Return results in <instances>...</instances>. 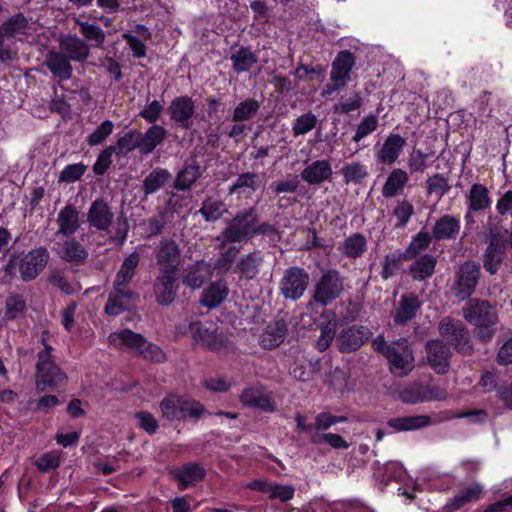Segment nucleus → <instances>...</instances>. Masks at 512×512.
<instances>
[{"label":"nucleus","mask_w":512,"mask_h":512,"mask_svg":"<svg viewBox=\"0 0 512 512\" xmlns=\"http://www.w3.org/2000/svg\"><path fill=\"white\" fill-rule=\"evenodd\" d=\"M44 349L37 353L36 388L40 392L55 390L68 382L67 374L52 359L53 348L45 338L41 339Z\"/></svg>","instance_id":"nucleus-1"},{"label":"nucleus","mask_w":512,"mask_h":512,"mask_svg":"<svg viewBox=\"0 0 512 512\" xmlns=\"http://www.w3.org/2000/svg\"><path fill=\"white\" fill-rule=\"evenodd\" d=\"M161 417L168 422H180L188 418L196 421L205 413V406L197 400L184 396L168 393L159 403Z\"/></svg>","instance_id":"nucleus-2"},{"label":"nucleus","mask_w":512,"mask_h":512,"mask_svg":"<svg viewBox=\"0 0 512 512\" xmlns=\"http://www.w3.org/2000/svg\"><path fill=\"white\" fill-rule=\"evenodd\" d=\"M258 214L259 212L255 206L237 211L221 233L222 243L220 247L226 244L252 240L255 225L258 222Z\"/></svg>","instance_id":"nucleus-3"},{"label":"nucleus","mask_w":512,"mask_h":512,"mask_svg":"<svg viewBox=\"0 0 512 512\" xmlns=\"http://www.w3.org/2000/svg\"><path fill=\"white\" fill-rule=\"evenodd\" d=\"M477 413V411L454 413L451 410H445L435 414L434 417L429 415L394 417L388 419L387 426L394 432L415 431L432 425L440 424L454 418H464Z\"/></svg>","instance_id":"nucleus-4"},{"label":"nucleus","mask_w":512,"mask_h":512,"mask_svg":"<svg viewBox=\"0 0 512 512\" xmlns=\"http://www.w3.org/2000/svg\"><path fill=\"white\" fill-rule=\"evenodd\" d=\"M481 278V264L475 260L464 261L455 272L451 293L458 300L470 298L476 291Z\"/></svg>","instance_id":"nucleus-5"},{"label":"nucleus","mask_w":512,"mask_h":512,"mask_svg":"<svg viewBox=\"0 0 512 512\" xmlns=\"http://www.w3.org/2000/svg\"><path fill=\"white\" fill-rule=\"evenodd\" d=\"M439 334L462 355H471L474 351L469 332L463 322L452 317H444L438 325Z\"/></svg>","instance_id":"nucleus-6"},{"label":"nucleus","mask_w":512,"mask_h":512,"mask_svg":"<svg viewBox=\"0 0 512 512\" xmlns=\"http://www.w3.org/2000/svg\"><path fill=\"white\" fill-rule=\"evenodd\" d=\"M118 338L124 346L137 351V354L147 361L159 364L167 361V355L163 349L148 341L140 333L125 328L118 334Z\"/></svg>","instance_id":"nucleus-7"},{"label":"nucleus","mask_w":512,"mask_h":512,"mask_svg":"<svg viewBox=\"0 0 512 512\" xmlns=\"http://www.w3.org/2000/svg\"><path fill=\"white\" fill-rule=\"evenodd\" d=\"M344 291V279L336 269H327L322 273L313 290V299L317 304L327 306L334 302Z\"/></svg>","instance_id":"nucleus-8"},{"label":"nucleus","mask_w":512,"mask_h":512,"mask_svg":"<svg viewBox=\"0 0 512 512\" xmlns=\"http://www.w3.org/2000/svg\"><path fill=\"white\" fill-rule=\"evenodd\" d=\"M139 295L131 286L113 282L104 306V313L109 317H118L125 312H131Z\"/></svg>","instance_id":"nucleus-9"},{"label":"nucleus","mask_w":512,"mask_h":512,"mask_svg":"<svg viewBox=\"0 0 512 512\" xmlns=\"http://www.w3.org/2000/svg\"><path fill=\"white\" fill-rule=\"evenodd\" d=\"M308 272L299 266L285 269L279 281V294L290 301H297L303 297L309 285Z\"/></svg>","instance_id":"nucleus-10"},{"label":"nucleus","mask_w":512,"mask_h":512,"mask_svg":"<svg viewBox=\"0 0 512 512\" xmlns=\"http://www.w3.org/2000/svg\"><path fill=\"white\" fill-rule=\"evenodd\" d=\"M153 296L160 306L171 305L178 294V273L158 270V274L152 282Z\"/></svg>","instance_id":"nucleus-11"},{"label":"nucleus","mask_w":512,"mask_h":512,"mask_svg":"<svg viewBox=\"0 0 512 512\" xmlns=\"http://www.w3.org/2000/svg\"><path fill=\"white\" fill-rule=\"evenodd\" d=\"M154 258L158 270L178 273L182 263V251L174 239L164 238L155 247Z\"/></svg>","instance_id":"nucleus-12"},{"label":"nucleus","mask_w":512,"mask_h":512,"mask_svg":"<svg viewBox=\"0 0 512 512\" xmlns=\"http://www.w3.org/2000/svg\"><path fill=\"white\" fill-rule=\"evenodd\" d=\"M50 259L45 247L30 250L19 259V274L24 282L35 280L44 270Z\"/></svg>","instance_id":"nucleus-13"},{"label":"nucleus","mask_w":512,"mask_h":512,"mask_svg":"<svg viewBox=\"0 0 512 512\" xmlns=\"http://www.w3.org/2000/svg\"><path fill=\"white\" fill-rule=\"evenodd\" d=\"M172 122L179 128L190 130L193 127V117L196 112L195 101L188 95L173 98L166 109Z\"/></svg>","instance_id":"nucleus-14"},{"label":"nucleus","mask_w":512,"mask_h":512,"mask_svg":"<svg viewBox=\"0 0 512 512\" xmlns=\"http://www.w3.org/2000/svg\"><path fill=\"white\" fill-rule=\"evenodd\" d=\"M463 316L474 326H495L497 313L487 300L470 299L463 307Z\"/></svg>","instance_id":"nucleus-15"},{"label":"nucleus","mask_w":512,"mask_h":512,"mask_svg":"<svg viewBox=\"0 0 512 512\" xmlns=\"http://www.w3.org/2000/svg\"><path fill=\"white\" fill-rule=\"evenodd\" d=\"M372 336L370 328L364 325H351L343 328L336 337V345L341 353L359 350Z\"/></svg>","instance_id":"nucleus-16"},{"label":"nucleus","mask_w":512,"mask_h":512,"mask_svg":"<svg viewBox=\"0 0 512 512\" xmlns=\"http://www.w3.org/2000/svg\"><path fill=\"white\" fill-rule=\"evenodd\" d=\"M170 477L176 481L180 491L196 486L206 477L205 468L198 462H187L170 471Z\"/></svg>","instance_id":"nucleus-17"},{"label":"nucleus","mask_w":512,"mask_h":512,"mask_svg":"<svg viewBox=\"0 0 512 512\" xmlns=\"http://www.w3.org/2000/svg\"><path fill=\"white\" fill-rule=\"evenodd\" d=\"M376 350L387 358L393 373L407 374L412 369L413 357L406 352L407 347L400 352L396 343L386 344L382 341L377 344Z\"/></svg>","instance_id":"nucleus-18"},{"label":"nucleus","mask_w":512,"mask_h":512,"mask_svg":"<svg viewBox=\"0 0 512 512\" xmlns=\"http://www.w3.org/2000/svg\"><path fill=\"white\" fill-rule=\"evenodd\" d=\"M429 366L437 374H445L450 365L451 352L448 345L441 339L429 340L425 345Z\"/></svg>","instance_id":"nucleus-19"},{"label":"nucleus","mask_w":512,"mask_h":512,"mask_svg":"<svg viewBox=\"0 0 512 512\" xmlns=\"http://www.w3.org/2000/svg\"><path fill=\"white\" fill-rule=\"evenodd\" d=\"M492 205V199L488 188L481 183H474L467 195V211L465 220L467 224L474 223L473 214L485 211Z\"/></svg>","instance_id":"nucleus-20"},{"label":"nucleus","mask_w":512,"mask_h":512,"mask_svg":"<svg viewBox=\"0 0 512 512\" xmlns=\"http://www.w3.org/2000/svg\"><path fill=\"white\" fill-rule=\"evenodd\" d=\"M288 335V323L285 319H277L268 323L258 338L259 346L264 350H274L284 343Z\"/></svg>","instance_id":"nucleus-21"},{"label":"nucleus","mask_w":512,"mask_h":512,"mask_svg":"<svg viewBox=\"0 0 512 512\" xmlns=\"http://www.w3.org/2000/svg\"><path fill=\"white\" fill-rule=\"evenodd\" d=\"M250 490L257 491L268 495L270 500H279L286 503L292 500L295 496V487L292 485H284L274 482H269L262 479H255L247 484Z\"/></svg>","instance_id":"nucleus-22"},{"label":"nucleus","mask_w":512,"mask_h":512,"mask_svg":"<svg viewBox=\"0 0 512 512\" xmlns=\"http://www.w3.org/2000/svg\"><path fill=\"white\" fill-rule=\"evenodd\" d=\"M114 220V213L103 198H97L92 203L87 213L89 225L99 231H107Z\"/></svg>","instance_id":"nucleus-23"},{"label":"nucleus","mask_w":512,"mask_h":512,"mask_svg":"<svg viewBox=\"0 0 512 512\" xmlns=\"http://www.w3.org/2000/svg\"><path fill=\"white\" fill-rule=\"evenodd\" d=\"M422 302L414 293H406L400 297L398 306L393 313V321L396 325L404 326L413 320L420 311Z\"/></svg>","instance_id":"nucleus-24"},{"label":"nucleus","mask_w":512,"mask_h":512,"mask_svg":"<svg viewBox=\"0 0 512 512\" xmlns=\"http://www.w3.org/2000/svg\"><path fill=\"white\" fill-rule=\"evenodd\" d=\"M356 65V56L350 50H340L331 64L330 80L346 81L351 80V72Z\"/></svg>","instance_id":"nucleus-25"},{"label":"nucleus","mask_w":512,"mask_h":512,"mask_svg":"<svg viewBox=\"0 0 512 512\" xmlns=\"http://www.w3.org/2000/svg\"><path fill=\"white\" fill-rule=\"evenodd\" d=\"M60 50L70 61L84 63L90 56V46L77 35L69 34L59 41Z\"/></svg>","instance_id":"nucleus-26"},{"label":"nucleus","mask_w":512,"mask_h":512,"mask_svg":"<svg viewBox=\"0 0 512 512\" xmlns=\"http://www.w3.org/2000/svg\"><path fill=\"white\" fill-rule=\"evenodd\" d=\"M461 229V221L459 218L444 214L434 223L431 234L435 242L452 241L457 238Z\"/></svg>","instance_id":"nucleus-27"},{"label":"nucleus","mask_w":512,"mask_h":512,"mask_svg":"<svg viewBox=\"0 0 512 512\" xmlns=\"http://www.w3.org/2000/svg\"><path fill=\"white\" fill-rule=\"evenodd\" d=\"M263 261L261 251L244 254L238 259L234 273L238 274L240 279L253 280L258 276Z\"/></svg>","instance_id":"nucleus-28"},{"label":"nucleus","mask_w":512,"mask_h":512,"mask_svg":"<svg viewBox=\"0 0 512 512\" xmlns=\"http://www.w3.org/2000/svg\"><path fill=\"white\" fill-rule=\"evenodd\" d=\"M406 140L399 134L391 133L385 139L381 149L376 153L377 162L392 165L400 156Z\"/></svg>","instance_id":"nucleus-29"},{"label":"nucleus","mask_w":512,"mask_h":512,"mask_svg":"<svg viewBox=\"0 0 512 512\" xmlns=\"http://www.w3.org/2000/svg\"><path fill=\"white\" fill-rule=\"evenodd\" d=\"M437 258L429 253H424L413 259L408 268V274L417 282L430 279L435 273Z\"/></svg>","instance_id":"nucleus-30"},{"label":"nucleus","mask_w":512,"mask_h":512,"mask_svg":"<svg viewBox=\"0 0 512 512\" xmlns=\"http://www.w3.org/2000/svg\"><path fill=\"white\" fill-rule=\"evenodd\" d=\"M210 267L204 260L188 265L182 276V284L191 289L201 288L210 278Z\"/></svg>","instance_id":"nucleus-31"},{"label":"nucleus","mask_w":512,"mask_h":512,"mask_svg":"<svg viewBox=\"0 0 512 512\" xmlns=\"http://www.w3.org/2000/svg\"><path fill=\"white\" fill-rule=\"evenodd\" d=\"M333 174L332 166L328 160H315L307 165L301 172V178L309 185H320L329 180Z\"/></svg>","instance_id":"nucleus-32"},{"label":"nucleus","mask_w":512,"mask_h":512,"mask_svg":"<svg viewBox=\"0 0 512 512\" xmlns=\"http://www.w3.org/2000/svg\"><path fill=\"white\" fill-rule=\"evenodd\" d=\"M45 65L52 75L60 80L67 81L72 77L71 61L62 51H49L46 55Z\"/></svg>","instance_id":"nucleus-33"},{"label":"nucleus","mask_w":512,"mask_h":512,"mask_svg":"<svg viewBox=\"0 0 512 512\" xmlns=\"http://www.w3.org/2000/svg\"><path fill=\"white\" fill-rule=\"evenodd\" d=\"M168 135L166 128L159 124H152L144 133L139 131V140L141 142V154H151L159 145H161Z\"/></svg>","instance_id":"nucleus-34"},{"label":"nucleus","mask_w":512,"mask_h":512,"mask_svg":"<svg viewBox=\"0 0 512 512\" xmlns=\"http://www.w3.org/2000/svg\"><path fill=\"white\" fill-rule=\"evenodd\" d=\"M482 493L483 488L480 484L470 486L450 498L444 505L443 510L444 512H456L468 503L480 499Z\"/></svg>","instance_id":"nucleus-35"},{"label":"nucleus","mask_w":512,"mask_h":512,"mask_svg":"<svg viewBox=\"0 0 512 512\" xmlns=\"http://www.w3.org/2000/svg\"><path fill=\"white\" fill-rule=\"evenodd\" d=\"M228 294L229 289L226 283L215 281L203 290L200 303L203 307L214 309L227 298Z\"/></svg>","instance_id":"nucleus-36"},{"label":"nucleus","mask_w":512,"mask_h":512,"mask_svg":"<svg viewBox=\"0 0 512 512\" xmlns=\"http://www.w3.org/2000/svg\"><path fill=\"white\" fill-rule=\"evenodd\" d=\"M261 179L255 172H243L237 176L233 184L228 188L230 195H246L257 191L260 188Z\"/></svg>","instance_id":"nucleus-37"},{"label":"nucleus","mask_w":512,"mask_h":512,"mask_svg":"<svg viewBox=\"0 0 512 512\" xmlns=\"http://www.w3.org/2000/svg\"><path fill=\"white\" fill-rule=\"evenodd\" d=\"M193 338L210 351H220L225 347V339L201 323H198L193 329Z\"/></svg>","instance_id":"nucleus-38"},{"label":"nucleus","mask_w":512,"mask_h":512,"mask_svg":"<svg viewBox=\"0 0 512 512\" xmlns=\"http://www.w3.org/2000/svg\"><path fill=\"white\" fill-rule=\"evenodd\" d=\"M202 176L200 165L196 161H192L177 173L173 187L177 191H188L193 184Z\"/></svg>","instance_id":"nucleus-39"},{"label":"nucleus","mask_w":512,"mask_h":512,"mask_svg":"<svg viewBox=\"0 0 512 512\" xmlns=\"http://www.w3.org/2000/svg\"><path fill=\"white\" fill-rule=\"evenodd\" d=\"M141 256L134 251L124 258L113 282L130 286L139 268Z\"/></svg>","instance_id":"nucleus-40"},{"label":"nucleus","mask_w":512,"mask_h":512,"mask_svg":"<svg viewBox=\"0 0 512 512\" xmlns=\"http://www.w3.org/2000/svg\"><path fill=\"white\" fill-rule=\"evenodd\" d=\"M367 249V239L361 233H353L349 235L339 247L341 254L349 259L360 258Z\"/></svg>","instance_id":"nucleus-41"},{"label":"nucleus","mask_w":512,"mask_h":512,"mask_svg":"<svg viewBox=\"0 0 512 512\" xmlns=\"http://www.w3.org/2000/svg\"><path fill=\"white\" fill-rule=\"evenodd\" d=\"M58 233L64 236L73 235L79 228V213L73 205H66L58 213Z\"/></svg>","instance_id":"nucleus-42"},{"label":"nucleus","mask_w":512,"mask_h":512,"mask_svg":"<svg viewBox=\"0 0 512 512\" xmlns=\"http://www.w3.org/2000/svg\"><path fill=\"white\" fill-rule=\"evenodd\" d=\"M409 180L406 171L395 168L388 175L386 182L382 187L383 197L389 199L397 196L404 189Z\"/></svg>","instance_id":"nucleus-43"},{"label":"nucleus","mask_w":512,"mask_h":512,"mask_svg":"<svg viewBox=\"0 0 512 512\" xmlns=\"http://www.w3.org/2000/svg\"><path fill=\"white\" fill-rule=\"evenodd\" d=\"M171 173L161 167L154 168L143 180L142 190L146 196L156 193L170 179Z\"/></svg>","instance_id":"nucleus-44"},{"label":"nucleus","mask_w":512,"mask_h":512,"mask_svg":"<svg viewBox=\"0 0 512 512\" xmlns=\"http://www.w3.org/2000/svg\"><path fill=\"white\" fill-rule=\"evenodd\" d=\"M114 148L115 155L118 157L127 156L135 149L141 152V142L139 140V131L137 129H130L119 137L116 144L110 145Z\"/></svg>","instance_id":"nucleus-45"},{"label":"nucleus","mask_w":512,"mask_h":512,"mask_svg":"<svg viewBox=\"0 0 512 512\" xmlns=\"http://www.w3.org/2000/svg\"><path fill=\"white\" fill-rule=\"evenodd\" d=\"M225 203L215 197H207L197 213L201 214L206 222L214 223L222 218L226 212Z\"/></svg>","instance_id":"nucleus-46"},{"label":"nucleus","mask_w":512,"mask_h":512,"mask_svg":"<svg viewBox=\"0 0 512 512\" xmlns=\"http://www.w3.org/2000/svg\"><path fill=\"white\" fill-rule=\"evenodd\" d=\"M59 255L62 260L69 263H84L88 258L85 247L75 239L65 241Z\"/></svg>","instance_id":"nucleus-47"},{"label":"nucleus","mask_w":512,"mask_h":512,"mask_svg":"<svg viewBox=\"0 0 512 512\" xmlns=\"http://www.w3.org/2000/svg\"><path fill=\"white\" fill-rule=\"evenodd\" d=\"M432 241H434L432 234L425 229H421L412 236L410 243L404 251L410 260H413L417 256L422 255V252L430 247Z\"/></svg>","instance_id":"nucleus-48"},{"label":"nucleus","mask_w":512,"mask_h":512,"mask_svg":"<svg viewBox=\"0 0 512 512\" xmlns=\"http://www.w3.org/2000/svg\"><path fill=\"white\" fill-rule=\"evenodd\" d=\"M233 70L237 73L248 72L258 59L249 47H240L230 56Z\"/></svg>","instance_id":"nucleus-49"},{"label":"nucleus","mask_w":512,"mask_h":512,"mask_svg":"<svg viewBox=\"0 0 512 512\" xmlns=\"http://www.w3.org/2000/svg\"><path fill=\"white\" fill-rule=\"evenodd\" d=\"M260 107V102L255 98H246L234 108L232 121L235 123L249 121L257 115Z\"/></svg>","instance_id":"nucleus-50"},{"label":"nucleus","mask_w":512,"mask_h":512,"mask_svg":"<svg viewBox=\"0 0 512 512\" xmlns=\"http://www.w3.org/2000/svg\"><path fill=\"white\" fill-rule=\"evenodd\" d=\"M403 261H410L405 251L395 250L386 254L380 275L383 280H388L393 277L399 270L400 264Z\"/></svg>","instance_id":"nucleus-51"},{"label":"nucleus","mask_w":512,"mask_h":512,"mask_svg":"<svg viewBox=\"0 0 512 512\" xmlns=\"http://www.w3.org/2000/svg\"><path fill=\"white\" fill-rule=\"evenodd\" d=\"M507 251L496 248H485L482 254V265L484 270L490 275H495L500 270L505 258Z\"/></svg>","instance_id":"nucleus-52"},{"label":"nucleus","mask_w":512,"mask_h":512,"mask_svg":"<svg viewBox=\"0 0 512 512\" xmlns=\"http://www.w3.org/2000/svg\"><path fill=\"white\" fill-rule=\"evenodd\" d=\"M28 27V20L21 12L9 17L0 25V32L5 38H13L17 34L23 33Z\"/></svg>","instance_id":"nucleus-53"},{"label":"nucleus","mask_w":512,"mask_h":512,"mask_svg":"<svg viewBox=\"0 0 512 512\" xmlns=\"http://www.w3.org/2000/svg\"><path fill=\"white\" fill-rule=\"evenodd\" d=\"M77 24L84 40L93 42L95 48H102L106 41V34L100 26L85 21H78Z\"/></svg>","instance_id":"nucleus-54"},{"label":"nucleus","mask_w":512,"mask_h":512,"mask_svg":"<svg viewBox=\"0 0 512 512\" xmlns=\"http://www.w3.org/2000/svg\"><path fill=\"white\" fill-rule=\"evenodd\" d=\"M341 173L343 175V181L345 184H361L362 181L368 176L366 165L359 161L346 164L341 169Z\"/></svg>","instance_id":"nucleus-55"},{"label":"nucleus","mask_w":512,"mask_h":512,"mask_svg":"<svg viewBox=\"0 0 512 512\" xmlns=\"http://www.w3.org/2000/svg\"><path fill=\"white\" fill-rule=\"evenodd\" d=\"M392 215L397 220L394 225V228H405L409 223L411 217L414 215V206L407 199L398 200L396 201V205L393 208Z\"/></svg>","instance_id":"nucleus-56"},{"label":"nucleus","mask_w":512,"mask_h":512,"mask_svg":"<svg viewBox=\"0 0 512 512\" xmlns=\"http://www.w3.org/2000/svg\"><path fill=\"white\" fill-rule=\"evenodd\" d=\"M27 305L23 295L14 293L5 301V318L14 320L26 311Z\"/></svg>","instance_id":"nucleus-57"},{"label":"nucleus","mask_w":512,"mask_h":512,"mask_svg":"<svg viewBox=\"0 0 512 512\" xmlns=\"http://www.w3.org/2000/svg\"><path fill=\"white\" fill-rule=\"evenodd\" d=\"M239 252L240 249L234 245H231L226 250L220 252L214 263V269L221 275L226 274L232 268Z\"/></svg>","instance_id":"nucleus-58"},{"label":"nucleus","mask_w":512,"mask_h":512,"mask_svg":"<svg viewBox=\"0 0 512 512\" xmlns=\"http://www.w3.org/2000/svg\"><path fill=\"white\" fill-rule=\"evenodd\" d=\"M170 213L168 211H160L157 215L150 217L146 222V232L149 238L159 236L170 222Z\"/></svg>","instance_id":"nucleus-59"},{"label":"nucleus","mask_w":512,"mask_h":512,"mask_svg":"<svg viewBox=\"0 0 512 512\" xmlns=\"http://www.w3.org/2000/svg\"><path fill=\"white\" fill-rule=\"evenodd\" d=\"M114 130V123L111 120L103 121L91 134L86 138V142L90 147L101 145Z\"/></svg>","instance_id":"nucleus-60"},{"label":"nucleus","mask_w":512,"mask_h":512,"mask_svg":"<svg viewBox=\"0 0 512 512\" xmlns=\"http://www.w3.org/2000/svg\"><path fill=\"white\" fill-rule=\"evenodd\" d=\"M61 456L58 451H50L42 454L35 462L34 465L41 473H49L59 468Z\"/></svg>","instance_id":"nucleus-61"},{"label":"nucleus","mask_w":512,"mask_h":512,"mask_svg":"<svg viewBox=\"0 0 512 512\" xmlns=\"http://www.w3.org/2000/svg\"><path fill=\"white\" fill-rule=\"evenodd\" d=\"M87 166L82 163H74L66 165L59 174L58 181L60 183H74L81 179Z\"/></svg>","instance_id":"nucleus-62"},{"label":"nucleus","mask_w":512,"mask_h":512,"mask_svg":"<svg viewBox=\"0 0 512 512\" xmlns=\"http://www.w3.org/2000/svg\"><path fill=\"white\" fill-rule=\"evenodd\" d=\"M338 319L336 313L331 309H325L319 316L318 328L320 333L336 336Z\"/></svg>","instance_id":"nucleus-63"},{"label":"nucleus","mask_w":512,"mask_h":512,"mask_svg":"<svg viewBox=\"0 0 512 512\" xmlns=\"http://www.w3.org/2000/svg\"><path fill=\"white\" fill-rule=\"evenodd\" d=\"M317 117L312 112L300 115L294 121L292 131L294 136L305 135L315 128Z\"/></svg>","instance_id":"nucleus-64"}]
</instances>
